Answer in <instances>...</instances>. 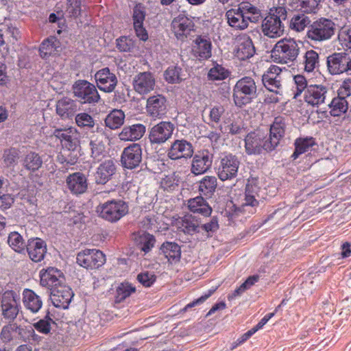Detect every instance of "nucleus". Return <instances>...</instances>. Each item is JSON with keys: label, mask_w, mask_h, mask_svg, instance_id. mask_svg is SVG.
Masks as SVG:
<instances>
[{"label": "nucleus", "mask_w": 351, "mask_h": 351, "mask_svg": "<svg viewBox=\"0 0 351 351\" xmlns=\"http://www.w3.org/2000/svg\"><path fill=\"white\" fill-rule=\"evenodd\" d=\"M287 17V11L285 7L278 6L270 9L268 15L262 19L261 31L263 35L270 38L280 37L285 32L282 21Z\"/></svg>", "instance_id": "f257e3e1"}, {"label": "nucleus", "mask_w": 351, "mask_h": 351, "mask_svg": "<svg viewBox=\"0 0 351 351\" xmlns=\"http://www.w3.org/2000/svg\"><path fill=\"white\" fill-rule=\"evenodd\" d=\"M134 242L136 247L145 254L148 253L154 246L155 237L146 232H138L134 234Z\"/></svg>", "instance_id": "4c0bfd02"}, {"label": "nucleus", "mask_w": 351, "mask_h": 351, "mask_svg": "<svg viewBox=\"0 0 351 351\" xmlns=\"http://www.w3.org/2000/svg\"><path fill=\"white\" fill-rule=\"evenodd\" d=\"M75 96L84 104L97 103L100 99L98 91L93 84L86 80H79L73 86Z\"/></svg>", "instance_id": "1a4fd4ad"}, {"label": "nucleus", "mask_w": 351, "mask_h": 351, "mask_svg": "<svg viewBox=\"0 0 351 351\" xmlns=\"http://www.w3.org/2000/svg\"><path fill=\"white\" fill-rule=\"evenodd\" d=\"M145 18V11L144 7L141 4H137L133 9V25H143Z\"/></svg>", "instance_id": "69168bd1"}, {"label": "nucleus", "mask_w": 351, "mask_h": 351, "mask_svg": "<svg viewBox=\"0 0 351 351\" xmlns=\"http://www.w3.org/2000/svg\"><path fill=\"white\" fill-rule=\"evenodd\" d=\"M217 180L215 176H204L199 182V191L201 194L210 197L215 191Z\"/></svg>", "instance_id": "8fccbe9b"}, {"label": "nucleus", "mask_w": 351, "mask_h": 351, "mask_svg": "<svg viewBox=\"0 0 351 351\" xmlns=\"http://www.w3.org/2000/svg\"><path fill=\"white\" fill-rule=\"evenodd\" d=\"M145 130V126L141 123L125 126L119 134V138L124 141H137L143 136Z\"/></svg>", "instance_id": "473e14b6"}, {"label": "nucleus", "mask_w": 351, "mask_h": 351, "mask_svg": "<svg viewBox=\"0 0 351 351\" xmlns=\"http://www.w3.org/2000/svg\"><path fill=\"white\" fill-rule=\"evenodd\" d=\"M328 106L331 116L339 117L347 112L349 108V101L347 99L337 95L332 99Z\"/></svg>", "instance_id": "37998d69"}, {"label": "nucleus", "mask_w": 351, "mask_h": 351, "mask_svg": "<svg viewBox=\"0 0 351 351\" xmlns=\"http://www.w3.org/2000/svg\"><path fill=\"white\" fill-rule=\"evenodd\" d=\"M257 87L252 77H243L239 80L233 88L232 97L234 104L242 108L250 104L256 97Z\"/></svg>", "instance_id": "7ed1b4c3"}, {"label": "nucleus", "mask_w": 351, "mask_h": 351, "mask_svg": "<svg viewBox=\"0 0 351 351\" xmlns=\"http://www.w3.org/2000/svg\"><path fill=\"white\" fill-rule=\"evenodd\" d=\"M53 323V321L49 315H46L45 318L40 319L38 322L33 324L34 328H35L39 332L43 334H48L51 330V324Z\"/></svg>", "instance_id": "e2e57ef3"}, {"label": "nucleus", "mask_w": 351, "mask_h": 351, "mask_svg": "<svg viewBox=\"0 0 351 351\" xmlns=\"http://www.w3.org/2000/svg\"><path fill=\"white\" fill-rule=\"evenodd\" d=\"M260 188L254 180H248L245 191V197L241 207L243 210L245 208L250 207L249 213H253L255 208L258 206L259 202L257 200Z\"/></svg>", "instance_id": "cd10ccee"}, {"label": "nucleus", "mask_w": 351, "mask_h": 351, "mask_svg": "<svg viewBox=\"0 0 351 351\" xmlns=\"http://www.w3.org/2000/svg\"><path fill=\"white\" fill-rule=\"evenodd\" d=\"M43 165V160L38 154L30 152L27 153L23 159V167L32 171L38 170Z\"/></svg>", "instance_id": "864d4df0"}, {"label": "nucleus", "mask_w": 351, "mask_h": 351, "mask_svg": "<svg viewBox=\"0 0 351 351\" xmlns=\"http://www.w3.org/2000/svg\"><path fill=\"white\" fill-rule=\"evenodd\" d=\"M239 10L245 16L247 20V24L249 26L250 23H257L263 18L262 10L248 1H245L238 5Z\"/></svg>", "instance_id": "2f4dec72"}, {"label": "nucleus", "mask_w": 351, "mask_h": 351, "mask_svg": "<svg viewBox=\"0 0 351 351\" xmlns=\"http://www.w3.org/2000/svg\"><path fill=\"white\" fill-rule=\"evenodd\" d=\"M77 263L86 269H97L106 262L105 254L96 249H87L79 252L77 255Z\"/></svg>", "instance_id": "6e6552de"}, {"label": "nucleus", "mask_w": 351, "mask_h": 351, "mask_svg": "<svg viewBox=\"0 0 351 351\" xmlns=\"http://www.w3.org/2000/svg\"><path fill=\"white\" fill-rule=\"evenodd\" d=\"M146 111L152 118H162L167 111L166 98L162 95H156L149 97L147 99Z\"/></svg>", "instance_id": "4be33fe9"}, {"label": "nucleus", "mask_w": 351, "mask_h": 351, "mask_svg": "<svg viewBox=\"0 0 351 351\" xmlns=\"http://www.w3.org/2000/svg\"><path fill=\"white\" fill-rule=\"evenodd\" d=\"M65 12L69 17H78L81 14V1L66 0V8Z\"/></svg>", "instance_id": "680f3d73"}, {"label": "nucleus", "mask_w": 351, "mask_h": 351, "mask_svg": "<svg viewBox=\"0 0 351 351\" xmlns=\"http://www.w3.org/2000/svg\"><path fill=\"white\" fill-rule=\"evenodd\" d=\"M21 309L19 295L14 291H6L1 299V315L5 320L14 322Z\"/></svg>", "instance_id": "423d86ee"}, {"label": "nucleus", "mask_w": 351, "mask_h": 351, "mask_svg": "<svg viewBox=\"0 0 351 351\" xmlns=\"http://www.w3.org/2000/svg\"><path fill=\"white\" fill-rule=\"evenodd\" d=\"M281 69L276 65H271L262 77L265 87L269 91L281 94L282 90Z\"/></svg>", "instance_id": "2eb2a0df"}, {"label": "nucleus", "mask_w": 351, "mask_h": 351, "mask_svg": "<svg viewBox=\"0 0 351 351\" xmlns=\"http://www.w3.org/2000/svg\"><path fill=\"white\" fill-rule=\"evenodd\" d=\"M213 163V155L208 150L197 152L193 157L191 172L195 175H202L207 172Z\"/></svg>", "instance_id": "aec40b11"}, {"label": "nucleus", "mask_w": 351, "mask_h": 351, "mask_svg": "<svg viewBox=\"0 0 351 351\" xmlns=\"http://www.w3.org/2000/svg\"><path fill=\"white\" fill-rule=\"evenodd\" d=\"M66 184L71 193L76 195L84 193L88 189L87 178L81 172L69 175L66 179Z\"/></svg>", "instance_id": "bb28decb"}, {"label": "nucleus", "mask_w": 351, "mask_h": 351, "mask_svg": "<svg viewBox=\"0 0 351 351\" xmlns=\"http://www.w3.org/2000/svg\"><path fill=\"white\" fill-rule=\"evenodd\" d=\"M133 89L141 95H147L155 89L156 77L150 71L140 72L132 79Z\"/></svg>", "instance_id": "ddd939ff"}, {"label": "nucleus", "mask_w": 351, "mask_h": 351, "mask_svg": "<svg viewBox=\"0 0 351 351\" xmlns=\"http://www.w3.org/2000/svg\"><path fill=\"white\" fill-rule=\"evenodd\" d=\"M187 206L191 213L203 217H208L212 213L211 207L204 198L200 195L189 199Z\"/></svg>", "instance_id": "c9c22d12"}, {"label": "nucleus", "mask_w": 351, "mask_h": 351, "mask_svg": "<svg viewBox=\"0 0 351 351\" xmlns=\"http://www.w3.org/2000/svg\"><path fill=\"white\" fill-rule=\"evenodd\" d=\"M125 113L121 110H113L106 117V126L111 130L120 128L124 123Z\"/></svg>", "instance_id": "de8ad7c7"}, {"label": "nucleus", "mask_w": 351, "mask_h": 351, "mask_svg": "<svg viewBox=\"0 0 351 351\" xmlns=\"http://www.w3.org/2000/svg\"><path fill=\"white\" fill-rule=\"evenodd\" d=\"M77 108L76 102L69 97H63L59 99L56 104V112L62 119H67L73 116Z\"/></svg>", "instance_id": "58836bf2"}, {"label": "nucleus", "mask_w": 351, "mask_h": 351, "mask_svg": "<svg viewBox=\"0 0 351 351\" xmlns=\"http://www.w3.org/2000/svg\"><path fill=\"white\" fill-rule=\"evenodd\" d=\"M160 251L170 263H177L180 259V247L176 243H164L160 247Z\"/></svg>", "instance_id": "c03bdc74"}, {"label": "nucleus", "mask_w": 351, "mask_h": 351, "mask_svg": "<svg viewBox=\"0 0 351 351\" xmlns=\"http://www.w3.org/2000/svg\"><path fill=\"white\" fill-rule=\"evenodd\" d=\"M175 125L171 121H160L149 131V139L152 144L161 145L171 138Z\"/></svg>", "instance_id": "9d476101"}, {"label": "nucleus", "mask_w": 351, "mask_h": 351, "mask_svg": "<svg viewBox=\"0 0 351 351\" xmlns=\"http://www.w3.org/2000/svg\"><path fill=\"white\" fill-rule=\"evenodd\" d=\"M16 41L20 38V31L12 24L0 25V47H3L8 42Z\"/></svg>", "instance_id": "79ce46f5"}, {"label": "nucleus", "mask_w": 351, "mask_h": 351, "mask_svg": "<svg viewBox=\"0 0 351 351\" xmlns=\"http://www.w3.org/2000/svg\"><path fill=\"white\" fill-rule=\"evenodd\" d=\"M17 340L22 341H35L37 335L31 326H23L17 324Z\"/></svg>", "instance_id": "4d7b16f0"}, {"label": "nucleus", "mask_w": 351, "mask_h": 351, "mask_svg": "<svg viewBox=\"0 0 351 351\" xmlns=\"http://www.w3.org/2000/svg\"><path fill=\"white\" fill-rule=\"evenodd\" d=\"M164 78L169 84H179L184 77L182 69L178 66H171L164 73Z\"/></svg>", "instance_id": "6e6d98bb"}, {"label": "nucleus", "mask_w": 351, "mask_h": 351, "mask_svg": "<svg viewBox=\"0 0 351 351\" xmlns=\"http://www.w3.org/2000/svg\"><path fill=\"white\" fill-rule=\"evenodd\" d=\"M136 289L129 282L121 283L116 289L115 300L117 302H121L135 292Z\"/></svg>", "instance_id": "13d9d810"}, {"label": "nucleus", "mask_w": 351, "mask_h": 351, "mask_svg": "<svg viewBox=\"0 0 351 351\" xmlns=\"http://www.w3.org/2000/svg\"><path fill=\"white\" fill-rule=\"evenodd\" d=\"M8 243L16 252L25 254L27 243L23 237L17 232H12L8 234Z\"/></svg>", "instance_id": "3c124183"}, {"label": "nucleus", "mask_w": 351, "mask_h": 351, "mask_svg": "<svg viewBox=\"0 0 351 351\" xmlns=\"http://www.w3.org/2000/svg\"><path fill=\"white\" fill-rule=\"evenodd\" d=\"M228 75V71L219 64H216L211 68L208 73V77L210 80H223Z\"/></svg>", "instance_id": "052dcab7"}, {"label": "nucleus", "mask_w": 351, "mask_h": 351, "mask_svg": "<svg viewBox=\"0 0 351 351\" xmlns=\"http://www.w3.org/2000/svg\"><path fill=\"white\" fill-rule=\"evenodd\" d=\"M95 79L99 90L106 93L112 92L118 82L116 75L111 72L108 67L103 68L97 71Z\"/></svg>", "instance_id": "412c9836"}, {"label": "nucleus", "mask_w": 351, "mask_h": 351, "mask_svg": "<svg viewBox=\"0 0 351 351\" xmlns=\"http://www.w3.org/2000/svg\"><path fill=\"white\" fill-rule=\"evenodd\" d=\"M193 154L192 144L184 139L175 140L167 151V156L171 160L190 158Z\"/></svg>", "instance_id": "6ab92c4d"}, {"label": "nucleus", "mask_w": 351, "mask_h": 351, "mask_svg": "<svg viewBox=\"0 0 351 351\" xmlns=\"http://www.w3.org/2000/svg\"><path fill=\"white\" fill-rule=\"evenodd\" d=\"M53 135L60 139L62 145L68 150L75 152L80 147V133L73 127L56 129Z\"/></svg>", "instance_id": "4468645a"}, {"label": "nucleus", "mask_w": 351, "mask_h": 351, "mask_svg": "<svg viewBox=\"0 0 351 351\" xmlns=\"http://www.w3.org/2000/svg\"><path fill=\"white\" fill-rule=\"evenodd\" d=\"M295 151L291 158L297 159L301 154L308 152L315 145L313 137L298 138L295 141Z\"/></svg>", "instance_id": "a18cd8bd"}, {"label": "nucleus", "mask_w": 351, "mask_h": 351, "mask_svg": "<svg viewBox=\"0 0 351 351\" xmlns=\"http://www.w3.org/2000/svg\"><path fill=\"white\" fill-rule=\"evenodd\" d=\"M75 123L81 128H94L95 120L91 115L86 112H80L75 116Z\"/></svg>", "instance_id": "bf43d9fd"}, {"label": "nucleus", "mask_w": 351, "mask_h": 351, "mask_svg": "<svg viewBox=\"0 0 351 351\" xmlns=\"http://www.w3.org/2000/svg\"><path fill=\"white\" fill-rule=\"evenodd\" d=\"M337 95L346 99L351 97V79H346L337 90Z\"/></svg>", "instance_id": "338daca9"}, {"label": "nucleus", "mask_w": 351, "mask_h": 351, "mask_svg": "<svg viewBox=\"0 0 351 351\" xmlns=\"http://www.w3.org/2000/svg\"><path fill=\"white\" fill-rule=\"evenodd\" d=\"M74 293L72 289L66 285L55 287L51 291V300L53 304L60 308H68Z\"/></svg>", "instance_id": "a211bd4d"}, {"label": "nucleus", "mask_w": 351, "mask_h": 351, "mask_svg": "<svg viewBox=\"0 0 351 351\" xmlns=\"http://www.w3.org/2000/svg\"><path fill=\"white\" fill-rule=\"evenodd\" d=\"M335 32V23L328 19L321 18L313 21L308 27L306 37L314 42L329 40Z\"/></svg>", "instance_id": "20e7f679"}, {"label": "nucleus", "mask_w": 351, "mask_h": 351, "mask_svg": "<svg viewBox=\"0 0 351 351\" xmlns=\"http://www.w3.org/2000/svg\"><path fill=\"white\" fill-rule=\"evenodd\" d=\"M116 172V166L112 160H107L99 165L95 173V180L98 184L107 183Z\"/></svg>", "instance_id": "7c9ffc66"}, {"label": "nucleus", "mask_w": 351, "mask_h": 351, "mask_svg": "<svg viewBox=\"0 0 351 351\" xmlns=\"http://www.w3.org/2000/svg\"><path fill=\"white\" fill-rule=\"evenodd\" d=\"M192 53L199 60H207L212 55V43L206 36H197L193 42Z\"/></svg>", "instance_id": "a878e982"}, {"label": "nucleus", "mask_w": 351, "mask_h": 351, "mask_svg": "<svg viewBox=\"0 0 351 351\" xmlns=\"http://www.w3.org/2000/svg\"><path fill=\"white\" fill-rule=\"evenodd\" d=\"M240 161L232 154L221 156L217 166V176L221 181L230 180L237 176Z\"/></svg>", "instance_id": "0eeeda50"}, {"label": "nucleus", "mask_w": 351, "mask_h": 351, "mask_svg": "<svg viewBox=\"0 0 351 351\" xmlns=\"http://www.w3.org/2000/svg\"><path fill=\"white\" fill-rule=\"evenodd\" d=\"M321 0H289L288 4L293 9H298L303 13H316Z\"/></svg>", "instance_id": "ea45409f"}, {"label": "nucleus", "mask_w": 351, "mask_h": 351, "mask_svg": "<svg viewBox=\"0 0 351 351\" xmlns=\"http://www.w3.org/2000/svg\"><path fill=\"white\" fill-rule=\"evenodd\" d=\"M255 53V48L250 36H243L238 40L236 56L241 60L250 58Z\"/></svg>", "instance_id": "f704fd0d"}, {"label": "nucleus", "mask_w": 351, "mask_h": 351, "mask_svg": "<svg viewBox=\"0 0 351 351\" xmlns=\"http://www.w3.org/2000/svg\"><path fill=\"white\" fill-rule=\"evenodd\" d=\"M142 160V148L138 143H132L126 147L121 154L122 165L127 169L137 167Z\"/></svg>", "instance_id": "f3484780"}, {"label": "nucleus", "mask_w": 351, "mask_h": 351, "mask_svg": "<svg viewBox=\"0 0 351 351\" xmlns=\"http://www.w3.org/2000/svg\"><path fill=\"white\" fill-rule=\"evenodd\" d=\"M40 285L49 289H55V287L64 285V276L62 272L55 268L48 267L47 269H42L40 271Z\"/></svg>", "instance_id": "5701e85b"}, {"label": "nucleus", "mask_w": 351, "mask_h": 351, "mask_svg": "<svg viewBox=\"0 0 351 351\" xmlns=\"http://www.w3.org/2000/svg\"><path fill=\"white\" fill-rule=\"evenodd\" d=\"M286 123L285 118L277 117L270 126L269 136L267 138L270 143V148L274 149L278 145L280 141L285 135Z\"/></svg>", "instance_id": "c756f323"}, {"label": "nucleus", "mask_w": 351, "mask_h": 351, "mask_svg": "<svg viewBox=\"0 0 351 351\" xmlns=\"http://www.w3.org/2000/svg\"><path fill=\"white\" fill-rule=\"evenodd\" d=\"M226 17L228 24L234 29L243 31L249 26L247 24V20L245 19L243 14L239 10V7L232 8L226 12Z\"/></svg>", "instance_id": "72a5a7b5"}, {"label": "nucleus", "mask_w": 351, "mask_h": 351, "mask_svg": "<svg viewBox=\"0 0 351 351\" xmlns=\"http://www.w3.org/2000/svg\"><path fill=\"white\" fill-rule=\"evenodd\" d=\"M138 281L144 287H149L156 281V276L153 271H143L137 275Z\"/></svg>", "instance_id": "0e129e2a"}, {"label": "nucleus", "mask_w": 351, "mask_h": 351, "mask_svg": "<svg viewBox=\"0 0 351 351\" xmlns=\"http://www.w3.org/2000/svg\"><path fill=\"white\" fill-rule=\"evenodd\" d=\"M311 21L308 16L304 14H294L292 16L289 27L297 32H300L304 30V29L310 24Z\"/></svg>", "instance_id": "5fc2aeb1"}, {"label": "nucleus", "mask_w": 351, "mask_h": 351, "mask_svg": "<svg viewBox=\"0 0 351 351\" xmlns=\"http://www.w3.org/2000/svg\"><path fill=\"white\" fill-rule=\"evenodd\" d=\"M176 225L180 231L189 234L199 232V223L192 215H185L178 219Z\"/></svg>", "instance_id": "a19ab883"}, {"label": "nucleus", "mask_w": 351, "mask_h": 351, "mask_svg": "<svg viewBox=\"0 0 351 351\" xmlns=\"http://www.w3.org/2000/svg\"><path fill=\"white\" fill-rule=\"evenodd\" d=\"M330 98L329 89L321 84L309 85L304 92V101L313 107H319Z\"/></svg>", "instance_id": "f8f14e48"}, {"label": "nucleus", "mask_w": 351, "mask_h": 351, "mask_svg": "<svg viewBox=\"0 0 351 351\" xmlns=\"http://www.w3.org/2000/svg\"><path fill=\"white\" fill-rule=\"evenodd\" d=\"M93 134L90 138V146L91 149V157L95 161L101 160L105 152V144L104 139L105 134L101 127L97 125L96 129L93 130Z\"/></svg>", "instance_id": "393cba45"}, {"label": "nucleus", "mask_w": 351, "mask_h": 351, "mask_svg": "<svg viewBox=\"0 0 351 351\" xmlns=\"http://www.w3.org/2000/svg\"><path fill=\"white\" fill-rule=\"evenodd\" d=\"M99 216L111 223L120 220L128 212V204L122 200H110L97 207Z\"/></svg>", "instance_id": "39448f33"}, {"label": "nucleus", "mask_w": 351, "mask_h": 351, "mask_svg": "<svg viewBox=\"0 0 351 351\" xmlns=\"http://www.w3.org/2000/svg\"><path fill=\"white\" fill-rule=\"evenodd\" d=\"M300 44L291 38L279 40L273 47L271 53L275 62L288 64L296 60L300 53Z\"/></svg>", "instance_id": "f03ea898"}, {"label": "nucleus", "mask_w": 351, "mask_h": 351, "mask_svg": "<svg viewBox=\"0 0 351 351\" xmlns=\"http://www.w3.org/2000/svg\"><path fill=\"white\" fill-rule=\"evenodd\" d=\"M270 143L267 138L259 132H250L245 138V148L248 154H260L263 150L271 152Z\"/></svg>", "instance_id": "9b49d317"}, {"label": "nucleus", "mask_w": 351, "mask_h": 351, "mask_svg": "<svg viewBox=\"0 0 351 351\" xmlns=\"http://www.w3.org/2000/svg\"><path fill=\"white\" fill-rule=\"evenodd\" d=\"M29 258L34 263H39L44 260L47 252V244L43 239L36 237L28 239L25 252Z\"/></svg>", "instance_id": "b1692460"}, {"label": "nucleus", "mask_w": 351, "mask_h": 351, "mask_svg": "<svg viewBox=\"0 0 351 351\" xmlns=\"http://www.w3.org/2000/svg\"><path fill=\"white\" fill-rule=\"evenodd\" d=\"M319 56L317 51L313 49L306 51L303 56L302 61L304 71L311 73L318 69L319 66Z\"/></svg>", "instance_id": "49530a36"}, {"label": "nucleus", "mask_w": 351, "mask_h": 351, "mask_svg": "<svg viewBox=\"0 0 351 351\" xmlns=\"http://www.w3.org/2000/svg\"><path fill=\"white\" fill-rule=\"evenodd\" d=\"M171 30L176 38L184 41L194 30L193 21L184 14H179L171 22Z\"/></svg>", "instance_id": "dca6fc26"}, {"label": "nucleus", "mask_w": 351, "mask_h": 351, "mask_svg": "<svg viewBox=\"0 0 351 351\" xmlns=\"http://www.w3.org/2000/svg\"><path fill=\"white\" fill-rule=\"evenodd\" d=\"M59 47V40L54 36H50L41 43L39 49L40 55L43 58H46L55 53Z\"/></svg>", "instance_id": "09e8293b"}, {"label": "nucleus", "mask_w": 351, "mask_h": 351, "mask_svg": "<svg viewBox=\"0 0 351 351\" xmlns=\"http://www.w3.org/2000/svg\"><path fill=\"white\" fill-rule=\"evenodd\" d=\"M23 303L25 308L32 313L38 312L43 306L40 297L29 289H25L23 291Z\"/></svg>", "instance_id": "e433bc0d"}, {"label": "nucleus", "mask_w": 351, "mask_h": 351, "mask_svg": "<svg viewBox=\"0 0 351 351\" xmlns=\"http://www.w3.org/2000/svg\"><path fill=\"white\" fill-rule=\"evenodd\" d=\"M339 39L343 45L351 49V26L341 29Z\"/></svg>", "instance_id": "774afa93"}, {"label": "nucleus", "mask_w": 351, "mask_h": 351, "mask_svg": "<svg viewBox=\"0 0 351 351\" xmlns=\"http://www.w3.org/2000/svg\"><path fill=\"white\" fill-rule=\"evenodd\" d=\"M17 323L12 322L3 326L0 332V339L5 343L17 341Z\"/></svg>", "instance_id": "603ef678"}, {"label": "nucleus", "mask_w": 351, "mask_h": 351, "mask_svg": "<svg viewBox=\"0 0 351 351\" xmlns=\"http://www.w3.org/2000/svg\"><path fill=\"white\" fill-rule=\"evenodd\" d=\"M348 60L346 53H334L327 58V68L331 75H339L345 73Z\"/></svg>", "instance_id": "c85d7f7f"}]
</instances>
